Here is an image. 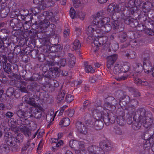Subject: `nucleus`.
Instances as JSON below:
<instances>
[{
    "label": "nucleus",
    "instance_id": "obj_9",
    "mask_svg": "<svg viewBox=\"0 0 154 154\" xmlns=\"http://www.w3.org/2000/svg\"><path fill=\"white\" fill-rule=\"evenodd\" d=\"M142 123L143 127L146 128H148L151 126L149 128L150 131H152L153 134H154V124H152V119L149 116H145L141 120H140Z\"/></svg>",
    "mask_w": 154,
    "mask_h": 154
},
{
    "label": "nucleus",
    "instance_id": "obj_11",
    "mask_svg": "<svg viewBox=\"0 0 154 154\" xmlns=\"http://www.w3.org/2000/svg\"><path fill=\"white\" fill-rule=\"evenodd\" d=\"M130 15L128 16L125 15H122V18L123 19L125 23L127 25H129L132 27H137L139 24L138 22L136 20L130 18Z\"/></svg>",
    "mask_w": 154,
    "mask_h": 154
},
{
    "label": "nucleus",
    "instance_id": "obj_64",
    "mask_svg": "<svg viewBox=\"0 0 154 154\" xmlns=\"http://www.w3.org/2000/svg\"><path fill=\"white\" fill-rule=\"evenodd\" d=\"M84 146H82V149L80 148V150H77L75 151V153L77 154H86L85 150L84 149Z\"/></svg>",
    "mask_w": 154,
    "mask_h": 154
},
{
    "label": "nucleus",
    "instance_id": "obj_45",
    "mask_svg": "<svg viewBox=\"0 0 154 154\" xmlns=\"http://www.w3.org/2000/svg\"><path fill=\"white\" fill-rule=\"evenodd\" d=\"M3 68L5 71L8 73H9L11 70V65L8 63H5L3 66Z\"/></svg>",
    "mask_w": 154,
    "mask_h": 154
},
{
    "label": "nucleus",
    "instance_id": "obj_57",
    "mask_svg": "<svg viewBox=\"0 0 154 154\" xmlns=\"http://www.w3.org/2000/svg\"><path fill=\"white\" fill-rule=\"evenodd\" d=\"M69 14L72 19L77 18V14L74 9L71 8L69 11Z\"/></svg>",
    "mask_w": 154,
    "mask_h": 154
},
{
    "label": "nucleus",
    "instance_id": "obj_62",
    "mask_svg": "<svg viewBox=\"0 0 154 154\" xmlns=\"http://www.w3.org/2000/svg\"><path fill=\"white\" fill-rule=\"evenodd\" d=\"M85 70L87 73L89 72L93 73L94 72V70L91 65H87L85 67Z\"/></svg>",
    "mask_w": 154,
    "mask_h": 154
},
{
    "label": "nucleus",
    "instance_id": "obj_48",
    "mask_svg": "<svg viewBox=\"0 0 154 154\" xmlns=\"http://www.w3.org/2000/svg\"><path fill=\"white\" fill-rule=\"evenodd\" d=\"M103 109H104V110L105 109L109 110H112L114 109L112 104L109 102L105 103L103 106Z\"/></svg>",
    "mask_w": 154,
    "mask_h": 154
},
{
    "label": "nucleus",
    "instance_id": "obj_54",
    "mask_svg": "<svg viewBox=\"0 0 154 154\" xmlns=\"http://www.w3.org/2000/svg\"><path fill=\"white\" fill-rule=\"evenodd\" d=\"M27 104L36 107L37 106L34 99L32 98H29Z\"/></svg>",
    "mask_w": 154,
    "mask_h": 154
},
{
    "label": "nucleus",
    "instance_id": "obj_31",
    "mask_svg": "<svg viewBox=\"0 0 154 154\" xmlns=\"http://www.w3.org/2000/svg\"><path fill=\"white\" fill-rule=\"evenodd\" d=\"M95 128L97 130H100L103 127L104 124L102 121L100 120H97L95 121Z\"/></svg>",
    "mask_w": 154,
    "mask_h": 154
},
{
    "label": "nucleus",
    "instance_id": "obj_36",
    "mask_svg": "<svg viewBox=\"0 0 154 154\" xmlns=\"http://www.w3.org/2000/svg\"><path fill=\"white\" fill-rule=\"evenodd\" d=\"M136 53L133 51H129V52L128 51V53H125V55L127 57L128 59H133L135 58L136 57Z\"/></svg>",
    "mask_w": 154,
    "mask_h": 154
},
{
    "label": "nucleus",
    "instance_id": "obj_3",
    "mask_svg": "<svg viewBox=\"0 0 154 154\" xmlns=\"http://www.w3.org/2000/svg\"><path fill=\"white\" fill-rule=\"evenodd\" d=\"M122 14H122V13H114L112 16V18L113 20L112 23L113 28L119 32L122 31L124 28V24L120 21L121 20H123V19L122 18L121 16Z\"/></svg>",
    "mask_w": 154,
    "mask_h": 154
},
{
    "label": "nucleus",
    "instance_id": "obj_32",
    "mask_svg": "<svg viewBox=\"0 0 154 154\" xmlns=\"http://www.w3.org/2000/svg\"><path fill=\"white\" fill-rule=\"evenodd\" d=\"M91 25L89 26L86 29V33L88 35H93V33L95 32V28L96 27V25Z\"/></svg>",
    "mask_w": 154,
    "mask_h": 154
},
{
    "label": "nucleus",
    "instance_id": "obj_29",
    "mask_svg": "<svg viewBox=\"0 0 154 154\" xmlns=\"http://www.w3.org/2000/svg\"><path fill=\"white\" fill-rule=\"evenodd\" d=\"M16 113L19 118L21 119H25L26 121L27 120V117L25 116V112L24 111L20 110L18 109L16 111Z\"/></svg>",
    "mask_w": 154,
    "mask_h": 154
},
{
    "label": "nucleus",
    "instance_id": "obj_56",
    "mask_svg": "<svg viewBox=\"0 0 154 154\" xmlns=\"http://www.w3.org/2000/svg\"><path fill=\"white\" fill-rule=\"evenodd\" d=\"M117 117H124L125 113L122 109L119 108L116 111Z\"/></svg>",
    "mask_w": 154,
    "mask_h": 154
},
{
    "label": "nucleus",
    "instance_id": "obj_33",
    "mask_svg": "<svg viewBox=\"0 0 154 154\" xmlns=\"http://www.w3.org/2000/svg\"><path fill=\"white\" fill-rule=\"evenodd\" d=\"M141 57L143 60V62L150 61L149 60V54L148 51H146L142 53Z\"/></svg>",
    "mask_w": 154,
    "mask_h": 154
},
{
    "label": "nucleus",
    "instance_id": "obj_16",
    "mask_svg": "<svg viewBox=\"0 0 154 154\" xmlns=\"http://www.w3.org/2000/svg\"><path fill=\"white\" fill-rule=\"evenodd\" d=\"M118 7V5L115 3H112L109 5L108 7L107 12L109 13L112 14L114 13H121Z\"/></svg>",
    "mask_w": 154,
    "mask_h": 154
},
{
    "label": "nucleus",
    "instance_id": "obj_6",
    "mask_svg": "<svg viewBox=\"0 0 154 154\" xmlns=\"http://www.w3.org/2000/svg\"><path fill=\"white\" fill-rule=\"evenodd\" d=\"M109 18L107 17H103L101 16L100 13H98L97 14L94 16L93 23L94 24H97L98 26H101L107 24V23L109 21Z\"/></svg>",
    "mask_w": 154,
    "mask_h": 154
},
{
    "label": "nucleus",
    "instance_id": "obj_58",
    "mask_svg": "<svg viewBox=\"0 0 154 154\" xmlns=\"http://www.w3.org/2000/svg\"><path fill=\"white\" fill-rule=\"evenodd\" d=\"M85 16V14L83 13L82 11H80L77 12V17L79 18L82 20L84 19Z\"/></svg>",
    "mask_w": 154,
    "mask_h": 154
},
{
    "label": "nucleus",
    "instance_id": "obj_39",
    "mask_svg": "<svg viewBox=\"0 0 154 154\" xmlns=\"http://www.w3.org/2000/svg\"><path fill=\"white\" fill-rule=\"evenodd\" d=\"M91 102L88 100H86L83 103L82 108L81 109L82 111H85V109L87 108L90 110V108H91Z\"/></svg>",
    "mask_w": 154,
    "mask_h": 154
},
{
    "label": "nucleus",
    "instance_id": "obj_46",
    "mask_svg": "<svg viewBox=\"0 0 154 154\" xmlns=\"http://www.w3.org/2000/svg\"><path fill=\"white\" fill-rule=\"evenodd\" d=\"M60 47L58 45H53L49 47V49L51 52H54L60 50Z\"/></svg>",
    "mask_w": 154,
    "mask_h": 154
},
{
    "label": "nucleus",
    "instance_id": "obj_1",
    "mask_svg": "<svg viewBox=\"0 0 154 154\" xmlns=\"http://www.w3.org/2000/svg\"><path fill=\"white\" fill-rule=\"evenodd\" d=\"M100 146H89L87 150H85L86 154H104L105 151H108L111 150L113 145L108 140H103L100 142Z\"/></svg>",
    "mask_w": 154,
    "mask_h": 154
},
{
    "label": "nucleus",
    "instance_id": "obj_15",
    "mask_svg": "<svg viewBox=\"0 0 154 154\" xmlns=\"http://www.w3.org/2000/svg\"><path fill=\"white\" fill-rule=\"evenodd\" d=\"M10 26L11 29L14 31L17 29V28H20L22 26V24L21 23L20 20L17 18H14L10 21Z\"/></svg>",
    "mask_w": 154,
    "mask_h": 154
},
{
    "label": "nucleus",
    "instance_id": "obj_30",
    "mask_svg": "<svg viewBox=\"0 0 154 154\" xmlns=\"http://www.w3.org/2000/svg\"><path fill=\"white\" fill-rule=\"evenodd\" d=\"M81 47V44L79 41L77 39H75L72 44V49L73 50L79 51Z\"/></svg>",
    "mask_w": 154,
    "mask_h": 154
},
{
    "label": "nucleus",
    "instance_id": "obj_28",
    "mask_svg": "<svg viewBox=\"0 0 154 154\" xmlns=\"http://www.w3.org/2000/svg\"><path fill=\"white\" fill-rule=\"evenodd\" d=\"M101 29L102 31V33L105 34L109 32L112 29L111 25L109 24H106L101 25Z\"/></svg>",
    "mask_w": 154,
    "mask_h": 154
},
{
    "label": "nucleus",
    "instance_id": "obj_7",
    "mask_svg": "<svg viewBox=\"0 0 154 154\" xmlns=\"http://www.w3.org/2000/svg\"><path fill=\"white\" fill-rule=\"evenodd\" d=\"M114 95L116 98L119 99V104L121 106L122 100H124L125 103L128 102L130 100V98L128 96L126 95L124 92L121 90H118L116 91L114 94Z\"/></svg>",
    "mask_w": 154,
    "mask_h": 154
},
{
    "label": "nucleus",
    "instance_id": "obj_17",
    "mask_svg": "<svg viewBox=\"0 0 154 154\" xmlns=\"http://www.w3.org/2000/svg\"><path fill=\"white\" fill-rule=\"evenodd\" d=\"M128 0H119V4L117 5L120 11V13L122 14L126 11L128 5L127 4Z\"/></svg>",
    "mask_w": 154,
    "mask_h": 154
},
{
    "label": "nucleus",
    "instance_id": "obj_38",
    "mask_svg": "<svg viewBox=\"0 0 154 154\" xmlns=\"http://www.w3.org/2000/svg\"><path fill=\"white\" fill-rule=\"evenodd\" d=\"M141 125L140 122L134 121L132 125V127L134 130H138L140 129Z\"/></svg>",
    "mask_w": 154,
    "mask_h": 154
},
{
    "label": "nucleus",
    "instance_id": "obj_10",
    "mask_svg": "<svg viewBox=\"0 0 154 154\" xmlns=\"http://www.w3.org/2000/svg\"><path fill=\"white\" fill-rule=\"evenodd\" d=\"M38 18L39 19L38 21V26L41 29H45L48 27V25L50 23V22L45 19V16L44 14H42L39 15Z\"/></svg>",
    "mask_w": 154,
    "mask_h": 154
},
{
    "label": "nucleus",
    "instance_id": "obj_63",
    "mask_svg": "<svg viewBox=\"0 0 154 154\" xmlns=\"http://www.w3.org/2000/svg\"><path fill=\"white\" fill-rule=\"evenodd\" d=\"M66 114L69 117H72L74 114L75 111L73 109H70L65 111Z\"/></svg>",
    "mask_w": 154,
    "mask_h": 154
},
{
    "label": "nucleus",
    "instance_id": "obj_24",
    "mask_svg": "<svg viewBox=\"0 0 154 154\" xmlns=\"http://www.w3.org/2000/svg\"><path fill=\"white\" fill-rule=\"evenodd\" d=\"M143 64L144 72L148 73L151 72L153 69V67L150 61L143 62Z\"/></svg>",
    "mask_w": 154,
    "mask_h": 154
},
{
    "label": "nucleus",
    "instance_id": "obj_53",
    "mask_svg": "<svg viewBox=\"0 0 154 154\" xmlns=\"http://www.w3.org/2000/svg\"><path fill=\"white\" fill-rule=\"evenodd\" d=\"M57 65L59 66V68L61 66L64 67L66 64V60L65 59H62L57 63Z\"/></svg>",
    "mask_w": 154,
    "mask_h": 154
},
{
    "label": "nucleus",
    "instance_id": "obj_49",
    "mask_svg": "<svg viewBox=\"0 0 154 154\" xmlns=\"http://www.w3.org/2000/svg\"><path fill=\"white\" fill-rule=\"evenodd\" d=\"M41 10L38 8L32 7L30 9V15H31L32 14H33L34 15L40 12V10Z\"/></svg>",
    "mask_w": 154,
    "mask_h": 154
},
{
    "label": "nucleus",
    "instance_id": "obj_5",
    "mask_svg": "<svg viewBox=\"0 0 154 154\" xmlns=\"http://www.w3.org/2000/svg\"><path fill=\"white\" fill-rule=\"evenodd\" d=\"M127 4L128 5V7L125 11L123 12V15H126L128 16L131 14L134 15L136 14L138 11L137 10V7L135 6L134 0H128Z\"/></svg>",
    "mask_w": 154,
    "mask_h": 154
},
{
    "label": "nucleus",
    "instance_id": "obj_60",
    "mask_svg": "<svg viewBox=\"0 0 154 154\" xmlns=\"http://www.w3.org/2000/svg\"><path fill=\"white\" fill-rule=\"evenodd\" d=\"M72 95L71 94H67L66 95L65 100L67 103H70L73 100Z\"/></svg>",
    "mask_w": 154,
    "mask_h": 154
},
{
    "label": "nucleus",
    "instance_id": "obj_27",
    "mask_svg": "<svg viewBox=\"0 0 154 154\" xmlns=\"http://www.w3.org/2000/svg\"><path fill=\"white\" fill-rule=\"evenodd\" d=\"M3 41V45L4 47V49L5 48H8L11 45V40L9 37H4L2 39Z\"/></svg>",
    "mask_w": 154,
    "mask_h": 154
},
{
    "label": "nucleus",
    "instance_id": "obj_51",
    "mask_svg": "<svg viewBox=\"0 0 154 154\" xmlns=\"http://www.w3.org/2000/svg\"><path fill=\"white\" fill-rule=\"evenodd\" d=\"M14 91V88L12 87H10L6 91V94L7 97H10L13 94Z\"/></svg>",
    "mask_w": 154,
    "mask_h": 154
},
{
    "label": "nucleus",
    "instance_id": "obj_47",
    "mask_svg": "<svg viewBox=\"0 0 154 154\" xmlns=\"http://www.w3.org/2000/svg\"><path fill=\"white\" fill-rule=\"evenodd\" d=\"M121 68L123 72H126L129 69L130 64L129 63H126L121 65Z\"/></svg>",
    "mask_w": 154,
    "mask_h": 154
},
{
    "label": "nucleus",
    "instance_id": "obj_23",
    "mask_svg": "<svg viewBox=\"0 0 154 154\" xmlns=\"http://www.w3.org/2000/svg\"><path fill=\"white\" fill-rule=\"evenodd\" d=\"M34 143H32L30 144L29 141L28 140L26 143L24 144V146L22 147L21 149V153L22 154H26L25 152L27 149L29 148V150H32L34 147Z\"/></svg>",
    "mask_w": 154,
    "mask_h": 154
},
{
    "label": "nucleus",
    "instance_id": "obj_41",
    "mask_svg": "<svg viewBox=\"0 0 154 154\" xmlns=\"http://www.w3.org/2000/svg\"><path fill=\"white\" fill-rule=\"evenodd\" d=\"M18 109L26 112L28 109L29 106L27 103H22L19 105Z\"/></svg>",
    "mask_w": 154,
    "mask_h": 154
},
{
    "label": "nucleus",
    "instance_id": "obj_44",
    "mask_svg": "<svg viewBox=\"0 0 154 154\" xmlns=\"http://www.w3.org/2000/svg\"><path fill=\"white\" fill-rule=\"evenodd\" d=\"M116 121L118 125L120 126L124 125L125 123L124 117H117Z\"/></svg>",
    "mask_w": 154,
    "mask_h": 154
},
{
    "label": "nucleus",
    "instance_id": "obj_35",
    "mask_svg": "<svg viewBox=\"0 0 154 154\" xmlns=\"http://www.w3.org/2000/svg\"><path fill=\"white\" fill-rule=\"evenodd\" d=\"M121 65L116 64L113 69V72L116 74H118L122 72L121 69Z\"/></svg>",
    "mask_w": 154,
    "mask_h": 154
},
{
    "label": "nucleus",
    "instance_id": "obj_61",
    "mask_svg": "<svg viewBox=\"0 0 154 154\" xmlns=\"http://www.w3.org/2000/svg\"><path fill=\"white\" fill-rule=\"evenodd\" d=\"M150 137L149 138L146 137L145 136V140H148L149 141L150 145H152L154 143V136L149 135Z\"/></svg>",
    "mask_w": 154,
    "mask_h": 154
},
{
    "label": "nucleus",
    "instance_id": "obj_34",
    "mask_svg": "<svg viewBox=\"0 0 154 154\" xmlns=\"http://www.w3.org/2000/svg\"><path fill=\"white\" fill-rule=\"evenodd\" d=\"M119 38L121 42L122 43L126 41L128 37L126 32H121L119 35Z\"/></svg>",
    "mask_w": 154,
    "mask_h": 154
},
{
    "label": "nucleus",
    "instance_id": "obj_52",
    "mask_svg": "<svg viewBox=\"0 0 154 154\" xmlns=\"http://www.w3.org/2000/svg\"><path fill=\"white\" fill-rule=\"evenodd\" d=\"M10 146L8 144H4L2 145V150L5 153H7L10 151Z\"/></svg>",
    "mask_w": 154,
    "mask_h": 154
},
{
    "label": "nucleus",
    "instance_id": "obj_43",
    "mask_svg": "<svg viewBox=\"0 0 154 154\" xmlns=\"http://www.w3.org/2000/svg\"><path fill=\"white\" fill-rule=\"evenodd\" d=\"M23 135L21 134H18L14 139V141L15 142L18 143L22 142L23 140Z\"/></svg>",
    "mask_w": 154,
    "mask_h": 154
},
{
    "label": "nucleus",
    "instance_id": "obj_37",
    "mask_svg": "<svg viewBox=\"0 0 154 154\" xmlns=\"http://www.w3.org/2000/svg\"><path fill=\"white\" fill-rule=\"evenodd\" d=\"M66 93V92L65 90H61L60 91V93L57 95V100L59 102L63 100L65 95Z\"/></svg>",
    "mask_w": 154,
    "mask_h": 154
},
{
    "label": "nucleus",
    "instance_id": "obj_22",
    "mask_svg": "<svg viewBox=\"0 0 154 154\" xmlns=\"http://www.w3.org/2000/svg\"><path fill=\"white\" fill-rule=\"evenodd\" d=\"M66 59L69 67L71 68L75 65V58L73 54L68 53L67 55Z\"/></svg>",
    "mask_w": 154,
    "mask_h": 154
},
{
    "label": "nucleus",
    "instance_id": "obj_18",
    "mask_svg": "<svg viewBox=\"0 0 154 154\" xmlns=\"http://www.w3.org/2000/svg\"><path fill=\"white\" fill-rule=\"evenodd\" d=\"M31 112V114L29 115L28 118L34 117L37 119H39L42 117V112L39 109L34 108L32 109Z\"/></svg>",
    "mask_w": 154,
    "mask_h": 154
},
{
    "label": "nucleus",
    "instance_id": "obj_8",
    "mask_svg": "<svg viewBox=\"0 0 154 154\" xmlns=\"http://www.w3.org/2000/svg\"><path fill=\"white\" fill-rule=\"evenodd\" d=\"M33 2L35 4L38 5L40 9L44 10L54 5V2L51 1H45V0H33Z\"/></svg>",
    "mask_w": 154,
    "mask_h": 154
},
{
    "label": "nucleus",
    "instance_id": "obj_19",
    "mask_svg": "<svg viewBox=\"0 0 154 154\" xmlns=\"http://www.w3.org/2000/svg\"><path fill=\"white\" fill-rule=\"evenodd\" d=\"M134 114L135 116L138 118L139 121L141 120L145 116H148L146 115V110L142 108L138 109L135 112H134Z\"/></svg>",
    "mask_w": 154,
    "mask_h": 154
},
{
    "label": "nucleus",
    "instance_id": "obj_59",
    "mask_svg": "<svg viewBox=\"0 0 154 154\" xmlns=\"http://www.w3.org/2000/svg\"><path fill=\"white\" fill-rule=\"evenodd\" d=\"M23 128V131L24 135L26 137H29L31 134L30 130L26 127Z\"/></svg>",
    "mask_w": 154,
    "mask_h": 154
},
{
    "label": "nucleus",
    "instance_id": "obj_12",
    "mask_svg": "<svg viewBox=\"0 0 154 154\" xmlns=\"http://www.w3.org/2000/svg\"><path fill=\"white\" fill-rule=\"evenodd\" d=\"M75 127L78 132L79 133L86 135L88 133V128L84 123L80 121H78L75 124Z\"/></svg>",
    "mask_w": 154,
    "mask_h": 154
},
{
    "label": "nucleus",
    "instance_id": "obj_50",
    "mask_svg": "<svg viewBox=\"0 0 154 154\" xmlns=\"http://www.w3.org/2000/svg\"><path fill=\"white\" fill-rule=\"evenodd\" d=\"M148 15L146 13H142V14L138 15V18L141 20V22H144L146 21Z\"/></svg>",
    "mask_w": 154,
    "mask_h": 154
},
{
    "label": "nucleus",
    "instance_id": "obj_21",
    "mask_svg": "<svg viewBox=\"0 0 154 154\" xmlns=\"http://www.w3.org/2000/svg\"><path fill=\"white\" fill-rule=\"evenodd\" d=\"M154 6V2H146L143 3L142 9L144 13H147L149 12L153 7Z\"/></svg>",
    "mask_w": 154,
    "mask_h": 154
},
{
    "label": "nucleus",
    "instance_id": "obj_20",
    "mask_svg": "<svg viewBox=\"0 0 154 154\" xmlns=\"http://www.w3.org/2000/svg\"><path fill=\"white\" fill-rule=\"evenodd\" d=\"M117 58V55L116 54H114L107 57V67L108 69H111L112 65L116 61Z\"/></svg>",
    "mask_w": 154,
    "mask_h": 154
},
{
    "label": "nucleus",
    "instance_id": "obj_25",
    "mask_svg": "<svg viewBox=\"0 0 154 154\" xmlns=\"http://www.w3.org/2000/svg\"><path fill=\"white\" fill-rule=\"evenodd\" d=\"M42 78V76L38 74L35 73L33 74L32 76L29 78H25L24 80L27 82H32L34 80H40Z\"/></svg>",
    "mask_w": 154,
    "mask_h": 154
},
{
    "label": "nucleus",
    "instance_id": "obj_26",
    "mask_svg": "<svg viewBox=\"0 0 154 154\" xmlns=\"http://www.w3.org/2000/svg\"><path fill=\"white\" fill-rule=\"evenodd\" d=\"M0 11H1V16L2 18L5 17L9 11V10L8 7L6 6L3 7L2 5V6Z\"/></svg>",
    "mask_w": 154,
    "mask_h": 154
},
{
    "label": "nucleus",
    "instance_id": "obj_13",
    "mask_svg": "<svg viewBox=\"0 0 154 154\" xmlns=\"http://www.w3.org/2000/svg\"><path fill=\"white\" fill-rule=\"evenodd\" d=\"M128 110V117L127 122L128 124H131L133 122L134 116H135V109L134 106H129L127 108Z\"/></svg>",
    "mask_w": 154,
    "mask_h": 154
},
{
    "label": "nucleus",
    "instance_id": "obj_14",
    "mask_svg": "<svg viewBox=\"0 0 154 154\" xmlns=\"http://www.w3.org/2000/svg\"><path fill=\"white\" fill-rule=\"evenodd\" d=\"M14 139V137L11 133L7 131L5 133L4 138V141L10 146H13L15 145V143L12 141Z\"/></svg>",
    "mask_w": 154,
    "mask_h": 154
},
{
    "label": "nucleus",
    "instance_id": "obj_2",
    "mask_svg": "<svg viewBox=\"0 0 154 154\" xmlns=\"http://www.w3.org/2000/svg\"><path fill=\"white\" fill-rule=\"evenodd\" d=\"M103 107L98 106L93 109L92 112L95 117L103 119L105 124L107 126L114 123L116 117L114 114L112 113H106L104 111H103Z\"/></svg>",
    "mask_w": 154,
    "mask_h": 154
},
{
    "label": "nucleus",
    "instance_id": "obj_55",
    "mask_svg": "<svg viewBox=\"0 0 154 154\" xmlns=\"http://www.w3.org/2000/svg\"><path fill=\"white\" fill-rule=\"evenodd\" d=\"M39 68L41 70L43 71L44 73H45L48 71V67L47 65L42 63L40 65Z\"/></svg>",
    "mask_w": 154,
    "mask_h": 154
},
{
    "label": "nucleus",
    "instance_id": "obj_4",
    "mask_svg": "<svg viewBox=\"0 0 154 154\" xmlns=\"http://www.w3.org/2000/svg\"><path fill=\"white\" fill-rule=\"evenodd\" d=\"M49 70L47 71L45 73H42L43 75L46 78L49 79V82L48 84L50 85L55 87H57L59 85L57 82L55 80L51 79V78H54L55 77L54 75H55V73L58 71V68L57 67H53L49 68Z\"/></svg>",
    "mask_w": 154,
    "mask_h": 154
},
{
    "label": "nucleus",
    "instance_id": "obj_40",
    "mask_svg": "<svg viewBox=\"0 0 154 154\" xmlns=\"http://www.w3.org/2000/svg\"><path fill=\"white\" fill-rule=\"evenodd\" d=\"M143 68V66L140 63H137L136 64L134 70L136 72L140 73L142 72Z\"/></svg>",
    "mask_w": 154,
    "mask_h": 154
},
{
    "label": "nucleus",
    "instance_id": "obj_42",
    "mask_svg": "<svg viewBox=\"0 0 154 154\" xmlns=\"http://www.w3.org/2000/svg\"><path fill=\"white\" fill-rule=\"evenodd\" d=\"M70 123V120L69 118H66L60 121L59 122L60 125H63L64 126H67L69 125Z\"/></svg>",
    "mask_w": 154,
    "mask_h": 154
}]
</instances>
